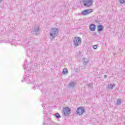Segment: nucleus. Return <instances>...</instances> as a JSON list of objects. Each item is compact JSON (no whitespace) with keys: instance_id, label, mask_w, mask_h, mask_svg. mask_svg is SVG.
<instances>
[{"instance_id":"obj_13","label":"nucleus","mask_w":125,"mask_h":125,"mask_svg":"<svg viewBox=\"0 0 125 125\" xmlns=\"http://www.w3.org/2000/svg\"><path fill=\"white\" fill-rule=\"evenodd\" d=\"M98 32H101V31H103V26L101 25H99L97 27Z\"/></svg>"},{"instance_id":"obj_14","label":"nucleus","mask_w":125,"mask_h":125,"mask_svg":"<svg viewBox=\"0 0 125 125\" xmlns=\"http://www.w3.org/2000/svg\"><path fill=\"white\" fill-rule=\"evenodd\" d=\"M63 74H64V75H67V74H68V69L67 68H64L63 69V71L62 72Z\"/></svg>"},{"instance_id":"obj_19","label":"nucleus","mask_w":125,"mask_h":125,"mask_svg":"<svg viewBox=\"0 0 125 125\" xmlns=\"http://www.w3.org/2000/svg\"><path fill=\"white\" fill-rule=\"evenodd\" d=\"M93 85L92 83H89V84H88L89 87H91V88H92Z\"/></svg>"},{"instance_id":"obj_10","label":"nucleus","mask_w":125,"mask_h":125,"mask_svg":"<svg viewBox=\"0 0 125 125\" xmlns=\"http://www.w3.org/2000/svg\"><path fill=\"white\" fill-rule=\"evenodd\" d=\"M45 120L44 122V125H47L48 124H49V123H50V118H47L46 116H45Z\"/></svg>"},{"instance_id":"obj_7","label":"nucleus","mask_w":125,"mask_h":125,"mask_svg":"<svg viewBox=\"0 0 125 125\" xmlns=\"http://www.w3.org/2000/svg\"><path fill=\"white\" fill-rule=\"evenodd\" d=\"M92 11H93L92 9L85 10L82 12L81 14H82V15H88V14H90V13L92 12Z\"/></svg>"},{"instance_id":"obj_3","label":"nucleus","mask_w":125,"mask_h":125,"mask_svg":"<svg viewBox=\"0 0 125 125\" xmlns=\"http://www.w3.org/2000/svg\"><path fill=\"white\" fill-rule=\"evenodd\" d=\"M82 42V39L79 37H76L73 40V45L75 47H78L79 45H81Z\"/></svg>"},{"instance_id":"obj_18","label":"nucleus","mask_w":125,"mask_h":125,"mask_svg":"<svg viewBox=\"0 0 125 125\" xmlns=\"http://www.w3.org/2000/svg\"><path fill=\"white\" fill-rule=\"evenodd\" d=\"M119 2L121 4H123L125 2V0H119Z\"/></svg>"},{"instance_id":"obj_5","label":"nucleus","mask_w":125,"mask_h":125,"mask_svg":"<svg viewBox=\"0 0 125 125\" xmlns=\"http://www.w3.org/2000/svg\"><path fill=\"white\" fill-rule=\"evenodd\" d=\"M93 0H85L83 1V3L84 6L90 7L92 5Z\"/></svg>"},{"instance_id":"obj_4","label":"nucleus","mask_w":125,"mask_h":125,"mask_svg":"<svg viewBox=\"0 0 125 125\" xmlns=\"http://www.w3.org/2000/svg\"><path fill=\"white\" fill-rule=\"evenodd\" d=\"M85 112V109H84V108L81 107L78 108L76 110V114L78 116H82Z\"/></svg>"},{"instance_id":"obj_23","label":"nucleus","mask_w":125,"mask_h":125,"mask_svg":"<svg viewBox=\"0 0 125 125\" xmlns=\"http://www.w3.org/2000/svg\"><path fill=\"white\" fill-rule=\"evenodd\" d=\"M3 0H0V2H1Z\"/></svg>"},{"instance_id":"obj_15","label":"nucleus","mask_w":125,"mask_h":125,"mask_svg":"<svg viewBox=\"0 0 125 125\" xmlns=\"http://www.w3.org/2000/svg\"><path fill=\"white\" fill-rule=\"evenodd\" d=\"M55 116L57 119H59V118H61V116H60V114H59V113H56Z\"/></svg>"},{"instance_id":"obj_1","label":"nucleus","mask_w":125,"mask_h":125,"mask_svg":"<svg viewBox=\"0 0 125 125\" xmlns=\"http://www.w3.org/2000/svg\"><path fill=\"white\" fill-rule=\"evenodd\" d=\"M27 67H28V65L24 63L23 65V68L24 70H25L24 72V78L22 80V82H27L28 83H31L30 82V71L28 69H27Z\"/></svg>"},{"instance_id":"obj_16","label":"nucleus","mask_w":125,"mask_h":125,"mask_svg":"<svg viewBox=\"0 0 125 125\" xmlns=\"http://www.w3.org/2000/svg\"><path fill=\"white\" fill-rule=\"evenodd\" d=\"M83 63H84L85 64H87V63H88V60H87L86 59H85V58H84L83 59Z\"/></svg>"},{"instance_id":"obj_9","label":"nucleus","mask_w":125,"mask_h":125,"mask_svg":"<svg viewBox=\"0 0 125 125\" xmlns=\"http://www.w3.org/2000/svg\"><path fill=\"white\" fill-rule=\"evenodd\" d=\"M95 24H91L89 26L90 31H91V32H94V31H95Z\"/></svg>"},{"instance_id":"obj_6","label":"nucleus","mask_w":125,"mask_h":125,"mask_svg":"<svg viewBox=\"0 0 125 125\" xmlns=\"http://www.w3.org/2000/svg\"><path fill=\"white\" fill-rule=\"evenodd\" d=\"M70 112H71V109L68 107L63 108V113L65 116H69L70 115Z\"/></svg>"},{"instance_id":"obj_24","label":"nucleus","mask_w":125,"mask_h":125,"mask_svg":"<svg viewBox=\"0 0 125 125\" xmlns=\"http://www.w3.org/2000/svg\"><path fill=\"white\" fill-rule=\"evenodd\" d=\"M38 87V86L37 85H36L35 87Z\"/></svg>"},{"instance_id":"obj_22","label":"nucleus","mask_w":125,"mask_h":125,"mask_svg":"<svg viewBox=\"0 0 125 125\" xmlns=\"http://www.w3.org/2000/svg\"><path fill=\"white\" fill-rule=\"evenodd\" d=\"M42 107H45V105L44 104H42Z\"/></svg>"},{"instance_id":"obj_25","label":"nucleus","mask_w":125,"mask_h":125,"mask_svg":"<svg viewBox=\"0 0 125 125\" xmlns=\"http://www.w3.org/2000/svg\"><path fill=\"white\" fill-rule=\"evenodd\" d=\"M107 77V75H104V77L106 78Z\"/></svg>"},{"instance_id":"obj_11","label":"nucleus","mask_w":125,"mask_h":125,"mask_svg":"<svg viewBox=\"0 0 125 125\" xmlns=\"http://www.w3.org/2000/svg\"><path fill=\"white\" fill-rule=\"evenodd\" d=\"M115 84H110L107 86V89H113L115 87Z\"/></svg>"},{"instance_id":"obj_8","label":"nucleus","mask_w":125,"mask_h":125,"mask_svg":"<svg viewBox=\"0 0 125 125\" xmlns=\"http://www.w3.org/2000/svg\"><path fill=\"white\" fill-rule=\"evenodd\" d=\"M39 31H40V28L39 27V26H34L33 29V31H32L31 32L32 34H33V35H37V34L39 33Z\"/></svg>"},{"instance_id":"obj_21","label":"nucleus","mask_w":125,"mask_h":125,"mask_svg":"<svg viewBox=\"0 0 125 125\" xmlns=\"http://www.w3.org/2000/svg\"><path fill=\"white\" fill-rule=\"evenodd\" d=\"M10 42V40H5V42Z\"/></svg>"},{"instance_id":"obj_26","label":"nucleus","mask_w":125,"mask_h":125,"mask_svg":"<svg viewBox=\"0 0 125 125\" xmlns=\"http://www.w3.org/2000/svg\"><path fill=\"white\" fill-rule=\"evenodd\" d=\"M25 62H27V60H25Z\"/></svg>"},{"instance_id":"obj_2","label":"nucleus","mask_w":125,"mask_h":125,"mask_svg":"<svg viewBox=\"0 0 125 125\" xmlns=\"http://www.w3.org/2000/svg\"><path fill=\"white\" fill-rule=\"evenodd\" d=\"M58 29L56 28H53L51 29L49 31L50 39V40H53L58 35Z\"/></svg>"},{"instance_id":"obj_12","label":"nucleus","mask_w":125,"mask_h":125,"mask_svg":"<svg viewBox=\"0 0 125 125\" xmlns=\"http://www.w3.org/2000/svg\"><path fill=\"white\" fill-rule=\"evenodd\" d=\"M75 85H76V83L74 82H71L69 83V87L70 88L75 87Z\"/></svg>"},{"instance_id":"obj_17","label":"nucleus","mask_w":125,"mask_h":125,"mask_svg":"<svg viewBox=\"0 0 125 125\" xmlns=\"http://www.w3.org/2000/svg\"><path fill=\"white\" fill-rule=\"evenodd\" d=\"M121 99H118V100H117V102H116V103H117V105H120V104H121Z\"/></svg>"},{"instance_id":"obj_20","label":"nucleus","mask_w":125,"mask_h":125,"mask_svg":"<svg viewBox=\"0 0 125 125\" xmlns=\"http://www.w3.org/2000/svg\"><path fill=\"white\" fill-rule=\"evenodd\" d=\"M93 48L94 49H96V48H97V45H94L93 47Z\"/></svg>"}]
</instances>
